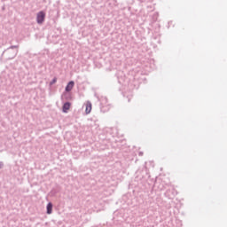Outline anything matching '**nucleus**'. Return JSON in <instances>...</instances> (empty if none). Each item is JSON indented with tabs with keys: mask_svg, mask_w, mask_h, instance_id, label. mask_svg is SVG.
<instances>
[{
	"mask_svg": "<svg viewBox=\"0 0 227 227\" xmlns=\"http://www.w3.org/2000/svg\"><path fill=\"white\" fill-rule=\"evenodd\" d=\"M74 84L75 83L74 82V81L69 82L66 87V91H72V90H74Z\"/></svg>",
	"mask_w": 227,
	"mask_h": 227,
	"instance_id": "obj_3",
	"label": "nucleus"
},
{
	"mask_svg": "<svg viewBox=\"0 0 227 227\" xmlns=\"http://www.w3.org/2000/svg\"><path fill=\"white\" fill-rule=\"evenodd\" d=\"M36 20H37V24H43V20H45V12H39L37 13Z\"/></svg>",
	"mask_w": 227,
	"mask_h": 227,
	"instance_id": "obj_1",
	"label": "nucleus"
},
{
	"mask_svg": "<svg viewBox=\"0 0 227 227\" xmlns=\"http://www.w3.org/2000/svg\"><path fill=\"white\" fill-rule=\"evenodd\" d=\"M47 214L51 215L52 214V203H48L47 205Z\"/></svg>",
	"mask_w": 227,
	"mask_h": 227,
	"instance_id": "obj_5",
	"label": "nucleus"
},
{
	"mask_svg": "<svg viewBox=\"0 0 227 227\" xmlns=\"http://www.w3.org/2000/svg\"><path fill=\"white\" fill-rule=\"evenodd\" d=\"M58 82V79L57 78H54L51 82V85L52 84H56V82Z\"/></svg>",
	"mask_w": 227,
	"mask_h": 227,
	"instance_id": "obj_6",
	"label": "nucleus"
},
{
	"mask_svg": "<svg viewBox=\"0 0 227 227\" xmlns=\"http://www.w3.org/2000/svg\"><path fill=\"white\" fill-rule=\"evenodd\" d=\"M91 109H92L91 102L87 101L85 103V113H86V114H90V113H91Z\"/></svg>",
	"mask_w": 227,
	"mask_h": 227,
	"instance_id": "obj_2",
	"label": "nucleus"
},
{
	"mask_svg": "<svg viewBox=\"0 0 227 227\" xmlns=\"http://www.w3.org/2000/svg\"><path fill=\"white\" fill-rule=\"evenodd\" d=\"M70 106L71 104L67 102L64 104L63 106V113H68V111L70 110Z\"/></svg>",
	"mask_w": 227,
	"mask_h": 227,
	"instance_id": "obj_4",
	"label": "nucleus"
}]
</instances>
